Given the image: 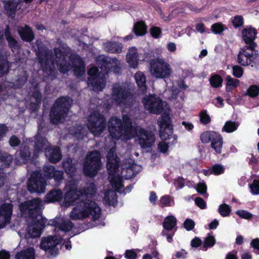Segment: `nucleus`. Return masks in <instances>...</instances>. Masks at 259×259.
Returning a JSON list of instances; mask_svg holds the SVG:
<instances>
[{
  "label": "nucleus",
  "instance_id": "40",
  "mask_svg": "<svg viewBox=\"0 0 259 259\" xmlns=\"http://www.w3.org/2000/svg\"><path fill=\"white\" fill-rule=\"evenodd\" d=\"M9 68V63L6 60V58L0 55V76L4 75L6 73Z\"/></svg>",
  "mask_w": 259,
  "mask_h": 259
},
{
  "label": "nucleus",
  "instance_id": "21",
  "mask_svg": "<svg viewBox=\"0 0 259 259\" xmlns=\"http://www.w3.org/2000/svg\"><path fill=\"white\" fill-rule=\"evenodd\" d=\"M256 30L251 27H247L242 31L243 39L247 46L255 44L253 41L256 38Z\"/></svg>",
  "mask_w": 259,
  "mask_h": 259
},
{
  "label": "nucleus",
  "instance_id": "60",
  "mask_svg": "<svg viewBox=\"0 0 259 259\" xmlns=\"http://www.w3.org/2000/svg\"><path fill=\"white\" fill-rule=\"evenodd\" d=\"M9 143L12 147H16L20 144V141L17 137L13 136L10 139Z\"/></svg>",
  "mask_w": 259,
  "mask_h": 259
},
{
  "label": "nucleus",
  "instance_id": "18",
  "mask_svg": "<svg viewBox=\"0 0 259 259\" xmlns=\"http://www.w3.org/2000/svg\"><path fill=\"white\" fill-rule=\"evenodd\" d=\"M62 242V238L56 236L42 238L40 248L48 252L51 256L56 255L58 252L57 245Z\"/></svg>",
  "mask_w": 259,
  "mask_h": 259
},
{
  "label": "nucleus",
  "instance_id": "31",
  "mask_svg": "<svg viewBox=\"0 0 259 259\" xmlns=\"http://www.w3.org/2000/svg\"><path fill=\"white\" fill-rule=\"evenodd\" d=\"M217 136H218V133L213 131H206L201 134L200 140L203 143H208L210 142L211 143Z\"/></svg>",
  "mask_w": 259,
  "mask_h": 259
},
{
  "label": "nucleus",
  "instance_id": "56",
  "mask_svg": "<svg viewBox=\"0 0 259 259\" xmlns=\"http://www.w3.org/2000/svg\"><path fill=\"white\" fill-rule=\"evenodd\" d=\"M71 134L76 136L79 139H82V135L84 134L83 132V128L80 126H78L76 131H74L73 130H71Z\"/></svg>",
  "mask_w": 259,
  "mask_h": 259
},
{
  "label": "nucleus",
  "instance_id": "54",
  "mask_svg": "<svg viewBox=\"0 0 259 259\" xmlns=\"http://www.w3.org/2000/svg\"><path fill=\"white\" fill-rule=\"evenodd\" d=\"M195 225V222L191 219H187L184 223V227L187 231L192 230Z\"/></svg>",
  "mask_w": 259,
  "mask_h": 259
},
{
  "label": "nucleus",
  "instance_id": "15",
  "mask_svg": "<svg viewBox=\"0 0 259 259\" xmlns=\"http://www.w3.org/2000/svg\"><path fill=\"white\" fill-rule=\"evenodd\" d=\"M256 44L246 46L241 48L238 54V63L243 66L251 64L256 58V51L255 50Z\"/></svg>",
  "mask_w": 259,
  "mask_h": 259
},
{
  "label": "nucleus",
  "instance_id": "1",
  "mask_svg": "<svg viewBox=\"0 0 259 259\" xmlns=\"http://www.w3.org/2000/svg\"><path fill=\"white\" fill-rule=\"evenodd\" d=\"M63 205L68 207L75 204L70 213L73 220H83L92 219L98 220L101 215V209L98 204L90 199L96 193L93 183L87 185L81 191L77 189V183L74 180L67 182Z\"/></svg>",
  "mask_w": 259,
  "mask_h": 259
},
{
  "label": "nucleus",
  "instance_id": "44",
  "mask_svg": "<svg viewBox=\"0 0 259 259\" xmlns=\"http://www.w3.org/2000/svg\"><path fill=\"white\" fill-rule=\"evenodd\" d=\"M246 95L251 98L257 97L259 95V88L256 85H251L247 90Z\"/></svg>",
  "mask_w": 259,
  "mask_h": 259
},
{
  "label": "nucleus",
  "instance_id": "45",
  "mask_svg": "<svg viewBox=\"0 0 259 259\" xmlns=\"http://www.w3.org/2000/svg\"><path fill=\"white\" fill-rule=\"evenodd\" d=\"M12 157L7 153H2L0 151V162H4L6 166H8L12 162Z\"/></svg>",
  "mask_w": 259,
  "mask_h": 259
},
{
  "label": "nucleus",
  "instance_id": "4",
  "mask_svg": "<svg viewBox=\"0 0 259 259\" xmlns=\"http://www.w3.org/2000/svg\"><path fill=\"white\" fill-rule=\"evenodd\" d=\"M97 63L101 71L96 67H92L88 71L89 78L88 81V87L95 91H101L105 87L106 80L105 74L109 72L115 74L120 72V62L116 58H110L104 56H100L97 60Z\"/></svg>",
  "mask_w": 259,
  "mask_h": 259
},
{
  "label": "nucleus",
  "instance_id": "58",
  "mask_svg": "<svg viewBox=\"0 0 259 259\" xmlns=\"http://www.w3.org/2000/svg\"><path fill=\"white\" fill-rule=\"evenodd\" d=\"M195 203L196 205L201 209H204L206 207V203L204 200L200 197L196 198Z\"/></svg>",
  "mask_w": 259,
  "mask_h": 259
},
{
  "label": "nucleus",
  "instance_id": "19",
  "mask_svg": "<svg viewBox=\"0 0 259 259\" xmlns=\"http://www.w3.org/2000/svg\"><path fill=\"white\" fill-rule=\"evenodd\" d=\"M13 211L11 202H6L0 206V229L10 223Z\"/></svg>",
  "mask_w": 259,
  "mask_h": 259
},
{
  "label": "nucleus",
  "instance_id": "17",
  "mask_svg": "<svg viewBox=\"0 0 259 259\" xmlns=\"http://www.w3.org/2000/svg\"><path fill=\"white\" fill-rule=\"evenodd\" d=\"M46 186L44 178L41 177L39 171L33 172L29 179L27 188L31 193H44Z\"/></svg>",
  "mask_w": 259,
  "mask_h": 259
},
{
  "label": "nucleus",
  "instance_id": "59",
  "mask_svg": "<svg viewBox=\"0 0 259 259\" xmlns=\"http://www.w3.org/2000/svg\"><path fill=\"white\" fill-rule=\"evenodd\" d=\"M243 18L240 16L235 17L232 21L234 26L236 27L240 26L243 24Z\"/></svg>",
  "mask_w": 259,
  "mask_h": 259
},
{
  "label": "nucleus",
  "instance_id": "3",
  "mask_svg": "<svg viewBox=\"0 0 259 259\" xmlns=\"http://www.w3.org/2000/svg\"><path fill=\"white\" fill-rule=\"evenodd\" d=\"M122 119V123L116 117L109 119L108 127L112 138L126 141L136 135V141L142 148H150L154 145L155 138L152 132L133 126L127 115H123Z\"/></svg>",
  "mask_w": 259,
  "mask_h": 259
},
{
  "label": "nucleus",
  "instance_id": "27",
  "mask_svg": "<svg viewBox=\"0 0 259 259\" xmlns=\"http://www.w3.org/2000/svg\"><path fill=\"white\" fill-rule=\"evenodd\" d=\"M5 37L8 42L9 46L13 53L19 49V46L17 41L10 34L9 27L7 26L5 31Z\"/></svg>",
  "mask_w": 259,
  "mask_h": 259
},
{
  "label": "nucleus",
  "instance_id": "43",
  "mask_svg": "<svg viewBox=\"0 0 259 259\" xmlns=\"http://www.w3.org/2000/svg\"><path fill=\"white\" fill-rule=\"evenodd\" d=\"M218 211L222 217H225L229 215L231 208L228 205L224 203L219 206Z\"/></svg>",
  "mask_w": 259,
  "mask_h": 259
},
{
  "label": "nucleus",
  "instance_id": "2",
  "mask_svg": "<svg viewBox=\"0 0 259 259\" xmlns=\"http://www.w3.org/2000/svg\"><path fill=\"white\" fill-rule=\"evenodd\" d=\"M69 49L61 47L54 49L55 56L50 51L45 50L38 53V57L42 70L50 75L56 64L59 71L66 73L73 69L76 76L82 75L85 72V66L80 57L76 55L68 56Z\"/></svg>",
  "mask_w": 259,
  "mask_h": 259
},
{
  "label": "nucleus",
  "instance_id": "33",
  "mask_svg": "<svg viewBox=\"0 0 259 259\" xmlns=\"http://www.w3.org/2000/svg\"><path fill=\"white\" fill-rule=\"evenodd\" d=\"M175 204L174 198L168 195L162 196L160 198L159 205L161 207L173 206Z\"/></svg>",
  "mask_w": 259,
  "mask_h": 259
},
{
  "label": "nucleus",
  "instance_id": "16",
  "mask_svg": "<svg viewBox=\"0 0 259 259\" xmlns=\"http://www.w3.org/2000/svg\"><path fill=\"white\" fill-rule=\"evenodd\" d=\"M42 202L39 198L26 201L19 205L22 216L32 217L41 208Z\"/></svg>",
  "mask_w": 259,
  "mask_h": 259
},
{
  "label": "nucleus",
  "instance_id": "5",
  "mask_svg": "<svg viewBox=\"0 0 259 259\" xmlns=\"http://www.w3.org/2000/svg\"><path fill=\"white\" fill-rule=\"evenodd\" d=\"M43 224L39 222H34L28 225L24 234V237L26 240L34 239L39 237L41 235V231L44 226L52 225L55 226V229H59L64 232L70 231L73 227V223L69 220H64L60 218L48 221L46 219L42 220Z\"/></svg>",
  "mask_w": 259,
  "mask_h": 259
},
{
  "label": "nucleus",
  "instance_id": "34",
  "mask_svg": "<svg viewBox=\"0 0 259 259\" xmlns=\"http://www.w3.org/2000/svg\"><path fill=\"white\" fill-rule=\"evenodd\" d=\"M177 220L172 215L167 217L163 223V228L167 231L172 230L176 226Z\"/></svg>",
  "mask_w": 259,
  "mask_h": 259
},
{
  "label": "nucleus",
  "instance_id": "62",
  "mask_svg": "<svg viewBox=\"0 0 259 259\" xmlns=\"http://www.w3.org/2000/svg\"><path fill=\"white\" fill-rule=\"evenodd\" d=\"M128 164H125V168L126 170L131 171H133V169L136 166L134 162V160L132 159H128Z\"/></svg>",
  "mask_w": 259,
  "mask_h": 259
},
{
  "label": "nucleus",
  "instance_id": "32",
  "mask_svg": "<svg viewBox=\"0 0 259 259\" xmlns=\"http://www.w3.org/2000/svg\"><path fill=\"white\" fill-rule=\"evenodd\" d=\"M135 79L138 87L142 91H145L146 87V77L143 73L139 71L135 75Z\"/></svg>",
  "mask_w": 259,
  "mask_h": 259
},
{
  "label": "nucleus",
  "instance_id": "42",
  "mask_svg": "<svg viewBox=\"0 0 259 259\" xmlns=\"http://www.w3.org/2000/svg\"><path fill=\"white\" fill-rule=\"evenodd\" d=\"M210 83L212 87L219 88L222 85V78L218 75H214L210 78Z\"/></svg>",
  "mask_w": 259,
  "mask_h": 259
},
{
  "label": "nucleus",
  "instance_id": "37",
  "mask_svg": "<svg viewBox=\"0 0 259 259\" xmlns=\"http://www.w3.org/2000/svg\"><path fill=\"white\" fill-rule=\"evenodd\" d=\"M239 125L238 122L228 121L225 123L222 131L228 133H232L237 129Z\"/></svg>",
  "mask_w": 259,
  "mask_h": 259
},
{
  "label": "nucleus",
  "instance_id": "11",
  "mask_svg": "<svg viewBox=\"0 0 259 259\" xmlns=\"http://www.w3.org/2000/svg\"><path fill=\"white\" fill-rule=\"evenodd\" d=\"M35 143V154L45 149V155L51 162H56L61 159V154L58 147L49 148L46 145L47 141L45 139L40 138L39 134L36 136Z\"/></svg>",
  "mask_w": 259,
  "mask_h": 259
},
{
  "label": "nucleus",
  "instance_id": "28",
  "mask_svg": "<svg viewBox=\"0 0 259 259\" xmlns=\"http://www.w3.org/2000/svg\"><path fill=\"white\" fill-rule=\"evenodd\" d=\"M104 202L106 204L114 206L117 202V196L114 191L110 190L105 192Z\"/></svg>",
  "mask_w": 259,
  "mask_h": 259
},
{
  "label": "nucleus",
  "instance_id": "51",
  "mask_svg": "<svg viewBox=\"0 0 259 259\" xmlns=\"http://www.w3.org/2000/svg\"><path fill=\"white\" fill-rule=\"evenodd\" d=\"M211 171L215 175H220L224 171V167L221 164H215L211 168Z\"/></svg>",
  "mask_w": 259,
  "mask_h": 259
},
{
  "label": "nucleus",
  "instance_id": "46",
  "mask_svg": "<svg viewBox=\"0 0 259 259\" xmlns=\"http://www.w3.org/2000/svg\"><path fill=\"white\" fill-rule=\"evenodd\" d=\"M250 191L254 195L259 194V180H254L253 183L250 185Z\"/></svg>",
  "mask_w": 259,
  "mask_h": 259
},
{
  "label": "nucleus",
  "instance_id": "38",
  "mask_svg": "<svg viewBox=\"0 0 259 259\" xmlns=\"http://www.w3.org/2000/svg\"><path fill=\"white\" fill-rule=\"evenodd\" d=\"M226 90L227 92L231 91L233 89L236 88L239 83V81L235 78H232L228 76L226 78Z\"/></svg>",
  "mask_w": 259,
  "mask_h": 259
},
{
  "label": "nucleus",
  "instance_id": "35",
  "mask_svg": "<svg viewBox=\"0 0 259 259\" xmlns=\"http://www.w3.org/2000/svg\"><path fill=\"white\" fill-rule=\"evenodd\" d=\"M223 144V138L221 135L218 133V136L215 137L214 140L212 141L211 147L217 153H220L222 151Z\"/></svg>",
  "mask_w": 259,
  "mask_h": 259
},
{
  "label": "nucleus",
  "instance_id": "23",
  "mask_svg": "<svg viewBox=\"0 0 259 259\" xmlns=\"http://www.w3.org/2000/svg\"><path fill=\"white\" fill-rule=\"evenodd\" d=\"M16 259H35V252L33 247H30L16 253Z\"/></svg>",
  "mask_w": 259,
  "mask_h": 259
},
{
  "label": "nucleus",
  "instance_id": "47",
  "mask_svg": "<svg viewBox=\"0 0 259 259\" xmlns=\"http://www.w3.org/2000/svg\"><path fill=\"white\" fill-rule=\"evenodd\" d=\"M140 251V249L127 250L125 252V257L127 259H136L137 256V252Z\"/></svg>",
  "mask_w": 259,
  "mask_h": 259
},
{
  "label": "nucleus",
  "instance_id": "7",
  "mask_svg": "<svg viewBox=\"0 0 259 259\" xmlns=\"http://www.w3.org/2000/svg\"><path fill=\"white\" fill-rule=\"evenodd\" d=\"M159 135L163 140L158 145V150L162 153L167 152L169 145H172L177 142V138L172 135V126L171 121L167 114L163 115L158 122Z\"/></svg>",
  "mask_w": 259,
  "mask_h": 259
},
{
  "label": "nucleus",
  "instance_id": "10",
  "mask_svg": "<svg viewBox=\"0 0 259 259\" xmlns=\"http://www.w3.org/2000/svg\"><path fill=\"white\" fill-rule=\"evenodd\" d=\"M143 103L145 109L151 113L158 114L164 111L158 122L161 119L162 116L165 114L170 118L169 107L165 102H162L156 96L153 95L144 98L143 99Z\"/></svg>",
  "mask_w": 259,
  "mask_h": 259
},
{
  "label": "nucleus",
  "instance_id": "39",
  "mask_svg": "<svg viewBox=\"0 0 259 259\" xmlns=\"http://www.w3.org/2000/svg\"><path fill=\"white\" fill-rule=\"evenodd\" d=\"M63 166L65 171L68 174L71 175L75 170V167L72 163V160L70 158H67L63 162Z\"/></svg>",
  "mask_w": 259,
  "mask_h": 259
},
{
  "label": "nucleus",
  "instance_id": "48",
  "mask_svg": "<svg viewBox=\"0 0 259 259\" xmlns=\"http://www.w3.org/2000/svg\"><path fill=\"white\" fill-rule=\"evenodd\" d=\"M232 70L233 75L237 78H240L243 75V68L238 65L234 66L232 68Z\"/></svg>",
  "mask_w": 259,
  "mask_h": 259
},
{
  "label": "nucleus",
  "instance_id": "29",
  "mask_svg": "<svg viewBox=\"0 0 259 259\" xmlns=\"http://www.w3.org/2000/svg\"><path fill=\"white\" fill-rule=\"evenodd\" d=\"M63 196L61 190H55L50 192L46 196L45 201L47 202H53L60 200Z\"/></svg>",
  "mask_w": 259,
  "mask_h": 259
},
{
  "label": "nucleus",
  "instance_id": "64",
  "mask_svg": "<svg viewBox=\"0 0 259 259\" xmlns=\"http://www.w3.org/2000/svg\"><path fill=\"white\" fill-rule=\"evenodd\" d=\"M186 254L187 252L185 250L182 249L180 251L176 252V256L178 258H184L185 257Z\"/></svg>",
  "mask_w": 259,
  "mask_h": 259
},
{
  "label": "nucleus",
  "instance_id": "61",
  "mask_svg": "<svg viewBox=\"0 0 259 259\" xmlns=\"http://www.w3.org/2000/svg\"><path fill=\"white\" fill-rule=\"evenodd\" d=\"M250 245L256 250L255 252L259 254V238L253 239L250 243Z\"/></svg>",
  "mask_w": 259,
  "mask_h": 259
},
{
  "label": "nucleus",
  "instance_id": "57",
  "mask_svg": "<svg viewBox=\"0 0 259 259\" xmlns=\"http://www.w3.org/2000/svg\"><path fill=\"white\" fill-rule=\"evenodd\" d=\"M196 189L198 193L204 194L206 192L207 187L204 182H200L197 184Z\"/></svg>",
  "mask_w": 259,
  "mask_h": 259
},
{
  "label": "nucleus",
  "instance_id": "9",
  "mask_svg": "<svg viewBox=\"0 0 259 259\" xmlns=\"http://www.w3.org/2000/svg\"><path fill=\"white\" fill-rule=\"evenodd\" d=\"M149 71L151 75L156 78L169 77L172 73L170 64L162 58H157L150 60Z\"/></svg>",
  "mask_w": 259,
  "mask_h": 259
},
{
  "label": "nucleus",
  "instance_id": "22",
  "mask_svg": "<svg viewBox=\"0 0 259 259\" xmlns=\"http://www.w3.org/2000/svg\"><path fill=\"white\" fill-rule=\"evenodd\" d=\"M126 59L130 67L136 68L138 67V54L137 49L135 47L130 48L126 55Z\"/></svg>",
  "mask_w": 259,
  "mask_h": 259
},
{
  "label": "nucleus",
  "instance_id": "14",
  "mask_svg": "<svg viewBox=\"0 0 259 259\" xmlns=\"http://www.w3.org/2000/svg\"><path fill=\"white\" fill-rule=\"evenodd\" d=\"M127 86L126 83H121L114 84L113 88L112 94L113 102L120 106L130 105L131 96Z\"/></svg>",
  "mask_w": 259,
  "mask_h": 259
},
{
  "label": "nucleus",
  "instance_id": "41",
  "mask_svg": "<svg viewBox=\"0 0 259 259\" xmlns=\"http://www.w3.org/2000/svg\"><path fill=\"white\" fill-rule=\"evenodd\" d=\"M215 243V240L212 235H208L204 239L203 245V248L206 250L208 247L213 246Z\"/></svg>",
  "mask_w": 259,
  "mask_h": 259
},
{
  "label": "nucleus",
  "instance_id": "8",
  "mask_svg": "<svg viewBox=\"0 0 259 259\" xmlns=\"http://www.w3.org/2000/svg\"><path fill=\"white\" fill-rule=\"evenodd\" d=\"M72 100L69 97H62L55 102L50 113L51 122L58 124L65 120Z\"/></svg>",
  "mask_w": 259,
  "mask_h": 259
},
{
  "label": "nucleus",
  "instance_id": "25",
  "mask_svg": "<svg viewBox=\"0 0 259 259\" xmlns=\"http://www.w3.org/2000/svg\"><path fill=\"white\" fill-rule=\"evenodd\" d=\"M20 0H4V7L9 15H12Z\"/></svg>",
  "mask_w": 259,
  "mask_h": 259
},
{
  "label": "nucleus",
  "instance_id": "20",
  "mask_svg": "<svg viewBox=\"0 0 259 259\" xmlns=\"http://www.w3.org/2000/svg\"><path fill=\"white\" fill-rule=\"evenodd\" d=\"M45 175L48 179L54 178L55 181L59 182L63 179L62 171L56 170L53 165H47L44 167Z\"/></svg>",
  "mask_w": 259,
  "mask_h": 259
},
{
  "label": "nucleus",
  "instance_id": "50",
  "mask_svg": "<svg viewBox=\"0 0 259 259\" xmlns=\"http://www.w3.org/2000/svg\"><path fill=\"white\" fill-rule=\"evenodd\" d=\"M201 122L203 124H207L210 121V118L206 110H203L200 113Z\"/></svg>",
  "mask_w": 259,
  "mask_h": 259
},
{
  "label": "nucleus",
  "instance_id": "13",
  "mask_svg": "<svg viewBox=\"0 0 259 259\" xmlns=\"http://www.w3.org/2000/svg\"><path fill=\"white\" fill-rule=\"evenodd\" d=\"M101 166L100 153L97 151L90 152L87 155L84 163V174L90 177H94Z\"/></svg>",
  "mask_w": 259,
  "mask_h": 259
},
{
  "label": "nucleus",
  "instance_id": "30",
  "mask_svg": "<svg viewBox=\"0 0 259 259\" xmlns=\"http://www.w3.org/2000/svg\"><path fill=\"white\" fill-rule=\"evenodd\" d=\"M133 30L137 35L143 36L147 32V26L144 21H139L135 24Z\"/></svg>",
  "mask_w": 259,
  "mask_h": 259
},
{
  "label": "nucleus",
  "instance_id": "6",
  "mask_svg": "<svg viewBox=\"0 0 259 259\" xmlns=\"http://www.w3.org/2000/svg\"><path fill=\"white\" fill-rule=\"evenodd\" d=\"M115 149L112 147L109 151L107 157V168L109 174V180L112 187L116 191L121 193L126 194L132 190L133 187L130 185L126 188L122 182L121 177L118 170V160L115 154Z\"/></svg>",
  "mask_w": 259,
  "mask_h": 259
},
{
  "label": "nucleus",
  "instance_id": "24",
  "mask_svg": "<svg viewBox=\"0 0 259 259\" xmlns=\"http://www.w3.org/2000/svg\"><path fill=\"white\" fill-rule=\"evenodd\" d=\"M18 32L21 38L24 40L31 41L34 38L33 33L31 28L28 26L20 28L18 29Z\"/></svg>",
  "mask_w": 259,
  "mask_h": 259
},
{
  "label": "nucleus",
  "instance_id": "53",
  "mask_svg": "<svg viewBox=\"0 0 259 259\" xmlns=\"http://www.w3.org/2000/svg\"><path fill=\"white\" fill-rule=\"evenodd\" d=\"M211 30L215 34H220L224 30L223 25L221 23H215L211 26Z\"/></svg>",
  "mask_w": 259,
  "mask_h": 259
},
{
  "label": "nucleus",
  "instance_id": "49",
  "mask_svg": "<svg viewBox=\"0 0 259 259\" xmlns=\"http://www.w3.org/2000/svg\"><path fill=\"white\" fill-rule=\"evenodd\" d=\"M151 35L154 38H157L160 37L161 34V30L159 27L152 26L150 29Z\"/></svg>",
  "mask_w": 259,
  "mask_h": 259
},
{
  "label": "nucleus",
  "instance_id": "26",
  "mask_svg": "<svg viewBox=\"0 0 259 259\" xmlns=\"http://www.w3.org/2000/svg\"><path fill=\"white\" fill-rule=\"evenodd\" d=\"M104 49L110 53H119L121 52L122 45L120 43L106 42L103 45Z\"/></svg>",
  "mask_w": 259,
  "mask_h": 259
},
{
  "label": "nucleus",
  "instance_id": "12",
  "mask_svg": "<svg viewBox=\"0 0 259 259\" xmlns=\"http://www.w3.org/2000/svg\"><path fill=\"white\" fill-rule=\"evenodd\" d=\"M87 126L95 136H98L106 128V121L103 115L95 111L89 116Z\"/></svg>",
  "mask_w": 259,
  "mask_h": 259
},
{
  "label": "nucleus",
  "instance_id": "52",
  "mask_svg": "<svg viewBox=\"0 0 259 259\" xmlns=\"http://www.w3.org/2000/svg\"><path fill=\"white\" fill-rule=\"evenodd\" d=\"M33 90L34 91L31 95V99L32 101H33V99H34L35 103L38 105L40 102L41 95L39 91L36 88H34Z\"/></svg>",
  "mask_w": 259,
  "mask_h": 259
},
{
  "label": "nucleus",
  "instance_id": "63",
  "mask_svg": "<svg viewBox=\"0 0 259 259\" xmlns=\"http://www.w3.org/2000/svg\"><path fill=\"white\" fill-rule=\"evenodd\" d=\"M201 243L202 241L200 239L195 238L191 241V245L192 247H197L201 244Z\"/></svg>",
  "mask_w": 259,
  "mask_h": 259
},
{
  "label": "nucleus",
  "instance_id": "36",
  "mask_svg": "<svg viewBox=\"0 0 259 259\" xmlns=\"http://www.w3.org/2000/svg\"><path fill=\"white\" fill-rule=\"evenodd\" d=\"M20 157L16 159V163L18 164H22L25 163L30 157V152L29 149L27 147H25L23 150H21L19 152Z\"/></svg>",
  "mask_w": 259,
  "mask_h": 259
},
{
  "label": "nucleus",
  "instance_id": "55",
  "mask_svg": "<svg viewBox=\"0 0 259 259\" xmlns=\"http://www.w3.org/2000/svg\"><path fill=\"white\" fill-rule=\"evenodd\" d=\"M236 213L241 218L244 219H250L252 217V215L251 213L249 212L243 210H239L236 211Z\"/></svg>",
  "mask_w": 259,
  "mask_h": 259
}]
</instances>
